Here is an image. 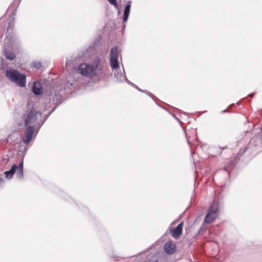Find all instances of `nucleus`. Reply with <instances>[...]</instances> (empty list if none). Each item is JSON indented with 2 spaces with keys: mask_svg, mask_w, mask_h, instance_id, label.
Segmentation results:
<instances>
[{
  "mask_svg": "<svg viewBox=\"0 0 262 262\" xmlns=\"http://www.w3.org/2000/svg\"><path fill=\"white\" fill-rule=\"evenodd\" d=\"M16 170H17L18 174H19L20 176H22L23 174V169L18 168H17V166L16 165L14 164L12 165L11 169L9 171H7L5 172L6 177L7 178H12L14 174L15 173Z\"/></svg>",
  "mask_w": 262,
  "mask_h": 262,
  "instance_id": "9",
  "label": "nucleus"
},
{
  "mask_svg": "<svg viewBox=\"0 0 262 262\" xmlns=\"http://www.w3.org/2000/svg\"><path fill=\"white\" fill-rule=\"evenodd\" d=\"M10 11H11V8H10L8 9V10L7 11V13H8Z\"/></svg>",
  "mask_w": 262,
  "mask_h": 262,
  "instance_id": "21",
  "label": "nucleus"
},
{
  "mask_svg": "<svg viewBox=\"0 0 262 262\" xmlns=\"http://www.w3.org/2000/svg\"><path fill=\"white\" fill-rule=\"evenodd\" d=\"M32 91L35 94L38 95L42 93V89L39 83L35 82L33 84Z\"/></svg>",
  "mask_w": 262,
  "mask_h": 262,
  "instance_id": "11",
  "label": "nucleus"
},
{
  "mask_svg": "<svg viewBox=\"0 0 262 262\" xmlns=\"http://www.w3.org/2000/svg\"><path fill=\"white\" fill-rule=\"evenodd\" d=\"M6 76L10 80L20 87H24L26 85V75L20 73L17 70H7L6 71Z\"/></svg>",
  "mask_w": 262,
  "mask_h": 262,
  "instance_id": "1",
  "label": "nucleus"
},
{
  "mask_svg": "<svg viewBox=\"0 0 262 262\" xmlns=\"http://www.w3.org/2000/svg\"><path fill=\"white\" fill-rule=\"evenodd\" d=\"M119 57V53L118 51V48L117 47H114L111 49L110 52V58L112 59H118Z\"/></svg>",
  "mask_w": 262,
  "mask_h": 262,
  "instance_id": "10",
  "label": "nucleus"
},
{
  "mask_svg": "<svg viewBox=\"0 0 262 262\" xmlns=\"http://www.w3.org/2000/svg\"><path fill=\"white\" fill-rule=\"evenodd\" d=\"M17 168L23 169V161H21V162L19 164L18 166H17Z\"/></svg>",
  "mask_w": 262,
  "mask_h": 262,
  "instance_id": "17",
  "label": "nucleus"
},
{
  "mask_svg": "<svg viewBox=\"0 0 262 262\" xmlns=\"http://www.w3.org/2000/svg\"><path fill=\"white\" fill-rule=\"evenodd\" d=\"M219 209V203L214 201L210 206L208 212L205 216L204 221L206 223H211L215 220L218 216Z\"/></svg>",
  "mask_w": 262,
  "mask_h": 262,
  "instance_id": "2",
  "label": "nucleus"
},
{
  "mask_svg": "<svg viewBox=\"0 0 262 262\" xmlns=\"http://www.w3.org/2000/svg\"><path fill=\"white\" fill-rule=\"evenodd\" d=\"M108 1V2L113 5H114L115 6H117V2H116V0H107Z\"/></svg>",
  "mask_w": 262,
  "mask_h": 262,
  "instance_id": "16",
  "label": "nucleus"
},
{
  "mask_svg": "<svg viewBox=\"0 0 262 262\" xmlns=\"http://www.w3.org/2000/svg\"><path fill=\"white\" fill-rule=\"evenodd\" d=\"M16 15V10L14 9L13 11L12 14H10V16H13Z\"/></svg>",
  "mask_w": 262,
  "mask_h": 262,
  "instance_id": "18",
  "label": "nucleus"
},
{
  "mask_svg": "<svg viewBox=\"0 0 262 262\" xmlns=\"http://www.w3.org/2000/svg\"><path fill=\"white\" fill-rule=\"evenodd\" d=\"M78 70L79 73L84 76L89 78L94 77L93 66L91 64L86 63L80 64L79 66Z\"/></svg>",
  "mask_w": 262,
  "mask_h": 262,
  "instance_id": "5",
  "label": "nucleus"
},
{
  "mask_svg": "<svg viewBox=\"0 0 262 262\" xmlns=\"http://www.w3.org/2000/svg\"><path fill=\"white\" fill-rule=\"evenodd\" d=\"M255 93H251L248 96L250 97H253V96L254 95Z\"/></svg>",
  "mask_w": 262,
  "mask_h": 262,
  "instance_id": "19",
  "label": "nucleus"
},
{
  "mask_svg": "<svg viewBox=\"0 0 262 262\" xmlns=\"http://www.w3.org/2000/svg\"><path fill=\"white\" fill-rule=\"evenodd\" d=\"M2 180V179H0V182H1Z\"/></svg>",
  "mask_w": 262,
  "mask_h": 262,
  "instance_id": "23",
  "label": "nucleus"
},
{
  "mask_svg": "<svg viewBox=\"0 0 262 262\" xmlns=\"http://www.w3.org/2000/svg\"><path fill=\"white\" fill-rule=\"evenodd\" d=\"M110 66L113 70L118 69L119 68L118 59L110 58Z\"/></svg>",
  "mask_w": 262,
  "mask_h": 262,
  "instance_id": "12",
  "label": "nucleus"
},
{
  "mask_svg": "<svg viewBox=\"0 0 262 262\" xmlns=\"http://www.w3.org/2000/svg\"><path fill=\"white\" fill-rule=\"evenodd\" d=\"M227 112V110H225L224 111H222L223 113H224V112Z\"/></svg>",
  "mask_w": 262,
  "mask_h": 262,
  "instance_id": "22",
  "label": "nucleus"
},
{
  "mask_svg": "<svg viewBox=\"0 0 262 262\" xmlns=\"http://www.w3.org/2000/svg\"><path fill=\"white\" fill-rule=\"evenodd\" d=\"M91 65L93 66L94 77H100L103 74L105 68V63L100 58H95Z\"/></svg>",
  "mask_w": 262,
  "mask_h": 262,
  "instance_id": "3",
  "label": "nucleus"
},
{
  "mask_svg": "<svg viewBox=\"0 0 262 262\" xmlns=\"http://www.w3.org/2000/svg\"><path fill=\"white\" fill-rule=\"evenodd\" d=\"M32 67L36 68L37 69H39L41 67V64L40 62H34L32 64Z\"/></svg>",
  "mask_w": 262,
  "mask_h": 262,
  "instance_id": "15",
  "label": "nucleus"
},
{
  "mask_svg": "<svg viewBox=\"0 0 262 262\" xmlns=\"http://www.w3.org/2000/svg\"><path fill=\"white\" fill-rule=\"evenodd\" d=\"M130 9V5L129 4L125 6L123 16H128Z\"/></svg>",
  "mask_w": 262,
  "mask_h": 262,
  "instance_id": "14",
  "label": "nucleus"
},
{
  "mask_svg": "<svg viewBox=\"0 0 262 262\" xmlns=\"http://www.w3.org/2000/svg\"><path fill=\"white\" fill-rule=\"evenodd\" d=\"M26 127V135L23 138V141L26 144L29 143L32 139L33 135L34 132V127Z\"/></svg>",
  "mask_w": 262,
  "mask_h": 262,
  "instance_id": "8",
  "label": "nucleus"
},
{
  "mask_svg": "<svg viewBox=\"0 0 262 262\" xmlns=\"http://www.w3.org/2000/svg\"><path fill=\"white\" fill-rule=\"evenodd\" d=\"M5 55L7 59H10V60H13L15 58V55L12 52L9 51H5Z\"/></svg>",
  "mask_w": 262,
  "mask_h": 262,
  "instance_id": "13",
  "label": "nucleus"
},
{
  "mask_svg": "<svg viewBox=\"0 0 262 262\" xmlns=\"http://www.w3.org/2000/svg\"><path fill=\"white\" fill-rule=\"evenodd\" d=\"M38 112L34 110H31L26 116L25 120V126L34 127L37 120Z\"/></svg>",
  "mask_w": 262,
  "mask_h": 262,
  "instance_id": "4",
  "label": "nucleus"
},
{
  "mask_svg": "<svg viewBox=\"0 0 262 262\" xmlns=\"http://www.w3.org/2000/svg\"><path fill=\"white\" fill-rule=\"evenodd\" d=\"M183 227V222H181L178 226L173 229L170 230V233L175 239H178L182 234Z\"/></svg>",
  "mask_w": 262,
  "mask_h": 262,
  "instance_id": "7",
  "label": "nucleus"
},
{
  "mask_svg": "<svg viewBox=\"0 0 262 262\" xmlns=\"http://www.w3.org/2000/svg\"><path fill=\"white\" fill-rule=\"evenodd\" d=\"M128 17H123V22H126L127 20Z\"/></svg>",
  "mask_w": 262,
  "mask_h": 262,
  "instance_id": "20",
  "label": "nucleus"
},
{
  "mask_svg": "<svg viewBox=\"0 0 262 262\" xmlns=\"http://www.w3.org/2000/svg\"><path fill=\"white\" fill-rule=\"evenodd\" d=\"M164 249L167 254H172L176 251L177 247L173 241H169L165 243Z\"/></svg>",
  "mask_w": 262,
  "mask_h": 262,
  "instance_id": "6",
  "label": "nucleus"
}]
</instances>
